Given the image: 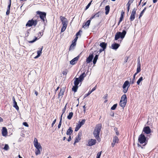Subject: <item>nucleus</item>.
<instances>
[{"label":"nucleus","instance_id":"f257e3e1","mask_svg":"<svg viewBox=\"0 0 158 158\" xmlns=\"http://www.w3.org/2000/svg\"><path fill=\"white\" fill-rule=\"evenodd\" d=\"M102 128V124H98L95 127L93 131L94 136L98 142L101 141V138L100 137L99 135Z\"/></svg>","mask_w":158,"mask_h":158},{"label":"nucleus","instance_id":"f03ea898","mask_svg":"<svg viewBox=\"0 0 158 158\" xmlns=\"http://www.w3.org/2000/svg\"><path fill=\"white\" fill-rule=\"evenodd\" d=\"M60 19L62 25V27L61 29V32H63L64 31L67 27L68 21L67 18L62 16L60 17Z\"/></svg>","mask_w":158,"mask_h":158},{"label":"nucleus","instance_id":"7ed1b4c3","mask_svg":"<svg viewBox=\"0 0 158 158\" xmlns=\"http://www.w3.org/2000/svg\"><path fill=\"white\" fill-rule=\"evenodd\" d=\"M83 80H75L74 81V86L72 89L73 91L75 93L76 92L77 90L78 87L80 86Z\"/></svg>","mask_w":158,"mask_h":158},{"label":"nucleus","instance_id":"20e7f679","mask_svg":"<svg viewBox=\"0 0 158 158\" xmlns=\"http://www.w3.org/2000/svg\"><path fill=\"white\" fill-rule=\"evenodd\" d=\"M138 140L140 144L144 143V144L143 145V146H145L148 143L147 137L143 134H141L139 136Z\"/></svg>","mask_w":158,"mask_h":158},{"label":"nucleus","instance_id":"39448f33","mask_svg":"<svg viewBox=\"0 0 158 158\" xmlns=\"http://www.w3.org/2000/svg\"><path fill=\"white\" fill-rule=\"evenodd\" d=\"M126 33V31L124 30H123L122 32H117L115 35L114 40H117L120 38L123 40L124 37Z\"/></svg>","mask_w":158,"mask_h":158},{"label":"nucleus","instance_id":"423d86ee","mask_svg":"<svg viewBox=\"0 0 158 158\" xmlns=\"http://www.w3.org/2000/svg\"><path fill=\"white\" fill-rule=\"evenodd\" d=\"M36 13L37 15H39L40 18L44 23L45 22V19H46V13L44 12H42L40 11H38L36 12Z\"/></svg>","mask_w":158,"mask_h":158},{"label":"nucleus","instance_id":"0eeeda50","mask_svg":"<svg viewBox=\"0 0 158 158\" xmlns=\"http://www.w3.org/2000/svg\"><path fill=\"white\" fill-rule=\"evenodd\" d=\"M130 85V83L128 81H126L124 82L122 87L123 89V91L124 93L125 94L127 92Z\"/></svg>","mask_w":158,"mask_h":158},{"label":"nucleus","instance_id":"6e6552de","mask_svg":"<svg viewBox=\"0 0 158 158\" xmlns=\"http://www.w3.org/2000/svg\"><path fill=\"white\" fill-rule=\"evenodd\" d=\"M38 21L37 20H34L33 19L29 20L27 24H26V26L27 27H31L32 26L35 27L37 24Z\"/></svg>","mask_w":158,"mask_h":158},{"label":"nucleus","instance_id":"1a4fd4ad","mask_svg":"<svg viewBox=\"0 0 158 158\" xmlns=\"http://www.w3.org/2000/svg\"><path fill=\"white\" fill-rule=\"evenodd\" d=\"M137 9L136 8H134L132 10L130 17V21L131 22L133 21L135 17V15L136 14V11Z\"/></svg>","mask_w":158,"mask_h":158},{"label":"nucleus","instance_id":"9d476101","mask_svg":"<svg viewBox=\"0 0 158 158\" xmlns=\"http://www.w3.org/2000/svg\"><path fill=\"white\" fill-rule=\"evenodd\" d=\"M96 143V140L95 139H89L88 141V143L87 144L88 146H92L95 145Z\"/></svg>","mask_w":158,"mask_h":158},{"label":"nucleus","instance_id":"9b49d317","mask_svg":"<svg viewBox=\"0 0 158 158\" xmlns=\"http://www.w3.org/2000/svg\"><path fill=\"white\" fill-rule=\"evenodd\" d=\"M143 132L145 134H148L151 132V130L149 127L147 126L143 128L142 132Z\"/></svg>","mask_w":158,"mask_h":158},{"label":"nucleus","instance_id":"f8f14e48","mask_svg":"<svg viewBox=\"0 0 158 158\" xmlns=\"http://www.w3.org/2000/svg\"><path fill=\"white\" fill-rule=\"evenodd\" d=\"M93 57L94 55L93 54H90L88 57L86 59V62L87 64H88L92 61Z\"/></svg>","mask_w":158,"mask_h":158},{"label":"nucleus","instance_id":"ddd939ff","mask_svg":"<svg viewBox=\"0 0 158 158\" xmlns=\"http://www.w3.org/2000/svg\"><path fill=\"white\" fill-rule=\"evenodd\" d=\"M12 100L13 102V107H15L17 110H19V107L17 105V103L16 102L15 98L14 97L12 98Z\"/></svg>","mask_w":158,"mask_h":158},{"label":"nucleus","instance_id":"4468645a","mask_svg":"<svg viewBox=\"0 0 158 158\" xmlns=\"http://www.w3.org/2000/svg\"><path fill=\"white\" fill-rule=\"evenodd\" d=\"M65 87H63L62 88H61L60 91V92L58 94L59 98H60V96L62 97L63 96L64 94V92L65 91Z\"/></svg>","mask_w":158,"mask_h":158},{"label":"nucleus","instance_id":"2eb2a0df","mask_svg":"<svg viewBox=\"0 0 158 158\" xmlns=\"http://www.w3.org/2000/svg\"><path fill=\"white\" fill-rule=\"evenodd\" d=\"M120 46V44H118L114 43L111 45V48L113 49L116 50Z\"/></svg>","mask_w":158,"mask_h":158},{"label":"nucleus","instance_id":"dca6fc26","mask_svg":"<svg viewBox=\"0 0 158 158\" xmlns=\"http://www.w3.org/2000/svg\"><path fill=\"white\" fill-rule=\"evenodd\" d=\"M78 58L79 57L78 56H77L74 58L70 61V64L72 65L75 64L76 63L77 61L78 60Z\"/></svg>","mask_w":158,"mask_h":158},{"label":"nucleus","instance_id":"f3484780","mask_svg":"<svg viewBox=\"0 0 158 158\" xmlns=\"http://www.w3.org/2000/svg\"><path fill=\"white\" fill-rule=\"evenodd\" d=\"M100 13V12L98 11V13H96L94 15H92L90 18V19L92 20L94 18L98 17L99 16Z\"/></svg>","mask_w":158,"mask_h":158},{"label":"nucleus","instance_id":"a211bd4d","mask_svg":"<svg viewBox=\"0 0 158 158\" xmlns=\"http://www.w3.org/2000/svg\"><path fill=\"white\" fill-rule=\"evenodd\" d=\"M43 48V47L42 46L41 48H39V50L37 51V55L35 57V58H38L40 56Z\"/></svg>","mask_w":158,"mask_h":158},{"label":"nucleus","instance_id":"6ab92c4d","mask_svg":"<svg viewBox=\"0 0 158 158\" xmlns=\"http://www.w3.org/2000/svg\"><path fill=\"white\" fill-rule=\"evenodd\" d=\"M2 134L3 136H5L7 134V130L5 127H3L2 132Z\"/></svg>","mask_w":158,"mask_h":158},{"label":"nucleus","instance_id":"aec40b11","mask_svg":"<svg viewBox=\"0 0 158 158\" xmlns=\"http://www.w3.org/2000/svg\"><path fill=\"white\" fill-rule=\"evenodd\" d=\"M90 20V19L89 20L87 21L86 23H84L83 24V27L84 28H85L87 26H89L90 24L91 20Z\"/></svg>","mask_w":158,"mask_h":158},{"label":"nucleus","instance_id":"412c9836","mask_svg":"<svg viewBox=\"0 0 158 158\" xmlns=\"http://www.w3.org/2000/svg\"><path fill=\"white\" fill-rule=\"evenodd\" d=\"M86 76V73H85V72H84L80 75L79 78L75 77L74 79H83Z\"/></svg>","mask_w":158,"mask_h":158},{"label":"nucleus","instance_id":"4be33fe9","mask_svg":"<svg viewBox=\"0 0 158 158\" xmlns=\"http://www.w3.org/2000/svg\"><path fill=\"white\" fill-rule=\"evenodd\" d=\"M107 44L105 42H102L100 44V46L102 48V50H105L107 46Z\"/></svg>","mask_w":158,"mask_h":158},{"label":"nucleus","instance_id":"5701e85b","mask_svg":"<svg viewBox=\"0 0 158 158\" xmlns=\"http://www.w3.org/2000/svg\"><path fill=\"white\" fill-rule=\"evenodd\" d=\"M81 132H79L76 137L75 138V140H77V142H79V141L81 139Z\"/></svg>","mask_w":158,"mask_h":158},{"label":"nucleus","instance_id":"b1692460","mask_svg":"<svg viewBox=\"0 0 158 158\" xmlns=\"http://www.w3.org/2000/svg\"><path fill=\"white\" fill-rule=\"evenodd\" d=\"M120 101L127 102V97L126 94H124L122 96Z\"/></svg>","mask_w":158,"mask_h":158},{"label":"nucleus","instance_id":"393cba45","mask_svg":"<svg viewBox=\"0 0 158 158\" xmlns=\"http://www.w3.org/2000/svg\"><path fill=\"white\" fill-rule=\"evenodd\" d=\"M73 132V130H72V128L71 127H69L67 131L66 134L68 135H70Z\"/></svg>","mask_w":158,"mask_h":158},{"label":"nucleus","instance_id":"a878e982","mask_svg":"<svg viewBox=\"0 0 158 158\" xmlns=\"http://www.w3.org/2000/svg\"><path fill=\"white\" fill-rule=\"evenodd\" d=\"M110 9V7L109 5H107L105 7V10H106L105 14L106 15L108 14Z\"/></svg>","mask_w":158,"mask_h":158},{"label":"nucleus","instance_id":"bb28decb","mask_svg":"<svg viewBox=\"0 0 158 158\" xmlns=\"http://www.w3.org/2000/svg\"><path fill=\"white\" fill-rule=\"evenodd\" d=\"M127 103V102L125 101H120V102L119 105L121 106V107L123 108L125 107L126 104Z\"/></svg>","mask_w":158,"mask_h":158},{"label":"nucleus","instance_id":"cd10ccee","mask_svg":"<svg viewBox=\"0 0 158 158\" xmlns=\"http://www.w3.org/2000/svg\"><path fill=\"white\" fill-rule=\"evenodd\" d=\"M42 149H35V154L36 155H38L40 154V152L42 151Z\"/></svg>","mask_w":158,"mask_h":158},{"label":"nucleus","instance_id":"c85d7f7f","mask_svg":"<svg viewBox=\"0 0 158 158\" xmlns=\"http://www.w3.org/2000/svg\"><path fill=\"white\" fill-rule=\"evenodd\" d=\"M146 9H147V7H145L144 8V9L142 10V11H141V12H140L139 15V19H140V18L143 16V13H144L145 11H146Z\"/></svg>","mask_w":158,"mask_h":158},{"label":"nucleus","instance_id":"c756f323","mask_svg":"<svg viewBox=\"0 0 158 158\" xmlns=\"http://www.w3.org/2000/svg\"><path fill=\"white\" fill-rule=\"evenodd\" d=\"M98 55H96L95 56L93 61V63L94 64H95L96 63L97 61L98 58Z\"/></svg>","mask_w":158,"mask_h":158},{"label":"nucleus","instance_id":"7c9ffc66","mask_svg":"<svg viewBox=\"0 0 158 158\" xmlns=\"http://www.w3.org/2000/svg\"><path fill=\"white\" fill-rule=\"evenodd\" d=\"M34 146L35 148V149H42V147L41 146L40 143L37 144H35L34 145Z\"/></svg>","mask_w":158,"mask_h":158},{"label":"nucleus","instance_id":"2f4dec72","mask_svg":"<svg viewBox=\"0 0 158 158\" xmlns=\"http://www.w3.org/2000/svg\"><path fill=\"white\" fill-rule=\"evenodd\" d=\"M119 139L118 137L116 136H115L113 138V142L115 143H117Z\"/></svg>","mask_w":158,"mask_h":158},{"label":"nucleus","instance_id":"473e14b6","mask_svg":"<svg viewBox=\"0 0 158 158\" xmlns=\"http://www.w3.org/2000/svg\"><path fill=\"white\" fill-rule=\"evenodd\" d=\"M73 115V113L72 112H70L69 115L67 116V118L69 119H71Z\"/></svg>","mask_w":158,"mask_h":158},{"label":"nucleus","instance_id":"72a5a7b5","mask_svg":"<svg viewBox=\"0 0 158 158\" xmlns=\"http://www.w3.org/2000/svg\"><path fill=\"white\" fill-rule=\"evenodd\" d=\"M62 116V115H61L60 122H59V124L58 126V129H59L60 128L61 125Z\"/></svg>","mask_w":158,"mask_h":158},{"label":"nucleus","instance_id":"f704fd0d","mask_svg":"<svg viewBox=\"0 0 158 158\" xmlns=\"http://www.w3.org/2000/svg\"><path fill=\"white\" fill-rule=\"evenodd\" d=\"M85 119H83L82 120L81 122H79V124H78L81 127L85 123Z\"/></svg>","mask_w":158,"mask_h":158},{"label":"nucleus","instance_id":"c9c22d12","mask_svg":"<svg viewBox=\"0 0 158 158\" xmlns=\"http://www.w3.org/2000/svg\"><path fill=\"white\" fill-rule=\"evenodd\" d=\"M78 38V37H76L74 40L72 41V43L76 45V42Z\"/></svg>","mask_w":158,"mask_h":158},{"label":"nucleus","instance_id":"e433bc0d","mask_svg":"<svg viewBox=\"0 0 158 158\" xmlns=\"http://www.w3.org/2000/svg\"><path fill=\"white\" fill-rule=\"evenodd\" d=\"M81 127V126L79 125L78 124H77L75 128V131H77Z\"/></svg>","mask_w":158,"mask_h":158},{"label":"nucleus","instance_id":"4c0bfd02","mask_svg":"<svg viewBox=\"0 0 158 158\" xmlns=\"http://www.w3.org/2000/svg\"><path fill=\"white\" fill-rule=\"evenodd\" d=\"M76 46L74 44H73V43H72V44L70 45V46L69 47V51H71L72 49H73V48H74L73 47L74 46Z\"/></svg>","mask_w":158,"mask_h":158},{"label":"nucleus","instance_id":"58836bf2","mask_svg":"<svg viewBox=\"0 0 158 158\" xmlns=\"http://www.w3.org/2000/svg\"><path fill=\"white\" fill-rule=\"evenodd\" d=\"M117 106V104H114L111 107V110H115L116 109V107Z\"/></svg>","mask_w":158,"mask_h":158},{"label":"nucleus","instance_id":"ea45409f","mask_svg":"<svg viewBox=\"0 0 158 158\" xmlns=\"http://www.w3.org/2000/svg\"><path fill=\"white\" fill-rule=\"evenodd\" d=\"M68 72V71L67 70V69H66L65 71H63L62 74H63V76H65V77H66Z\"/></svg>","mask_w":158,"mask_h":158},{"label":"nucleus","instance_id":"a19ab883","mask_svg":"<svg viewBox=\"0 0 158 158\" xmlns=\"http://www.w3.org/2000/svg\"><path fill=\"white\" fill-rule=\"evenodd\" d=\"M9 149V148L8 145L6 144L4 148V149L5 150H8Z\"/></svg>","mask_w":158,"mask_h":158},{"label":"nucleus","instance_id":"79ce46f5","mask_svg":"<svg viewBox=\"0 0 158 158\" xmlns=\"http://www.w3.org/2000/svg\"><path fill=\"white\" fill-rule=\"evenodd\" d=\"M37 39V38L35 37V38L33 40L31 41H28V42L30 43H32L36 41Z\"/></svg>","mask_w":158,"mask_h":158},{"label":"nucleus","instance_id":"37998d69","mask_svg":"<svg viewBox=\"0 0 158 158\" xmlns=\"http://www.w3.org/2000/svg\"><path fill=\"white\" fill-rule=\"evenodd\" d=\"M33 143L34 145H35V144H37L39 143L38 142L37 139L36 138H35Z\"/></svg>","mask_w":158,"mask_h":158},{"label":"nucleus","instance_id":"c03bdc74","mask_svg":"<svg viewBox=\"0 0 158 158\" xmlns=\"http://www.w3.org/2000/svg\"><path fill=\"white\" fill-rule=\"evenodd\" d=\"M138 62H137V67H141V63L140 62V60L139 58L138 59Z\"/></svg>","mask_w":158,"mask_h":158},{"label":"nucleus","instance_id":"a18cd8bd","mask_svg":"<svg viewBox=\"0 0 158 158\" xmlns=\"http://www.w3.org/2000/svg\"><path fill=\"white\" fill-rule=\"evenodd\" d=\"M92 1L91 0L90 2L89 3H88V4L87 5V6H86L85 7V10H86L89 7V6H90L91 4V2H92Z\"/></svg>","mask_w":158,"mask_h":158},{"label":"nucleus","instance_id":"49530a36","mask_svg":"<svg viewBox=\"0 0 158 158\" xmlns=\"http://www.w3.org/2000/svg\"><path fill=\"white\" fill-rule=\"evenodd\" d=\"M123 19V18L122 17H120L119 22H118V26L119 25L120 23L122 21Z\"/></svg>","mask_w":158,"mask_h":158},{"label":"nucleus","instance_id":"de8ad7c7","mask_svg":"<svg viewBox=\"0 0 158 158\" xmlns=\"http://www.w3.org/2000/svg\"><path fill=\"white\" fill-rule=\"evenodd\" d=\"M66 109V105L65 106L64 108L62 110V114L61 115H62L65 113Z\"/></svg>","mask_w":158,"mask_h":158},{"label":"nucleus","instance_id":"09e8293b","mask_svg":"<svg viewBox=\"0 0 158 158\" xmlns=\"http://www.w3.org/2000/svg\"><path fill=\"white\" fill-rule=\"evenodd\" d=\"M141 71V67H137V72L136 73H139Z\"/></svg>","mask_w":158,"mask_h":158},{"label":"nucleus","instance_id":"8fccbe9b","mask_svg":"<svg viewBox=\"0 0 158 158\" xmlns=\"http://www.w3.org/2000/svg\"><path fill=\"white\" fill-rule=\"evenodd\" d=\"M91 93L89 91L87 94H85L84 96V98H85L86 97H87L89 95H90Z\"/></svg>","mask_w":158,"mask_h":158},{"label":"nucleus","instance_id":"3c124183","mask_svg":"<svg viewBox=\"0 0 158 158\" xmlns=\"http://www.w3.org/2000/svg\"><path fill=\"white\" fill-rule=\"evenodd\" d=\"M124 14L125 12L124 11H122L121 13L120 17H123L124 18Z\"/></svg>","mask_w":158,"mask_h":158},{"label":"nucleus","instance_id":"603ef678","mask_svg":"<svg viewBox=\"0 0 158 158\" xmlns=\"http://www.w3.org/2000/svg\"><path fill=\"white\" fill-rule=\"evenodd\" d=\"M82 31L79 30L76 34V37H78V36L80 35V32H81Z\"/></svg>","mask_w":158,"mask_h":158},{"label":"nucleus","instance_id":"864d4df0","mask_svg":"<svg viewBox=\"0 0 158 158\" xmlns=\"http://www.w3.org/2000/svg\"><path fill=\"white\" fill-rule=\"evenodd\" d=\"M23 125L26 127H28L29 126L28 125L27 122H23Z\"/></svg>","mask_w":158,"mask_h":158},{"label":"nucleus","instance_id":"5fc2aeb1","mask_svg":"<svg viewBox=\"0 0 158 158\" xmlns=\"http://www.w3.org/2000/svg\"><path fill=\"white\" fill-rule=\"evenodd\" d=\"M96 86L95 87H94L90 91H89L91 93H92L96 89Z\"/></svg>","mask_w":158,"mask_h":158},{"label":"nucleus","instance_id":"6e6d98bb","mask_svg":"<svg viewBox=\"0 0 158 158\" xmlns=\"http://www.w3.org/2000/svg\"><path fill=\"white\" fill-rule=\"evenodd\" d=\"M128 58V57L127 56H126L125 57V60L124 61V63H126L127 62Z\"/></svg>","mask_w":158,"mask_h":158},{"label":"nucleus","instance_id":"4d7b16f0","mask_svg":"<svg viewBox=\"0 0 158 158\" xmlns=\"http://www.w3.org/2000/svg\"><path fill=\"white\" fill-rule=\"evenodd\" d=\"M10 10L7 9V11L6 13V15H8L10 13Z\"/></svg>","mask_w":158,"mask_h":158},{"label":"nucleus","instance_id":"13d9d810","mask_svg":"<svg viewBox=\"0 0 158 158\" xmlns=\"http://www.w3.org/2000/svg\"><path fill=\"white\" fill-rule=\"evenodd\" d=\"M101 152H99L98 153V154H97V157H100L101 156Z\"/></svg>","mask_w":158,"mask_h":158},{"label":"nucleus","instance_id":"bf43d9fd","mask_svg":"<svg viewBox=\"0 0 158 158\" xmlns=\"http://www.w3.org/2000/svg\"><path fill=\"white\" fill-rule=\"evenodd\" d=\"M56 119H55L53 121V122L52 123V124L51 126L52 127H53V125H54V124H55V123H56Z\"/></svg>","mask_w":158,"mask_h":158},{"label":"nucleus","instance_id":"052dcab7","mask_svg":"<svg viewBox=\"0 0 158 158\" xmlns=\"http://www.w3.org/2000/svg\"><path fill=\"white\" fill-rule=\"evenodd\" d=\"M107 97L108 94H106L105 95L104 97H103V98L105 99H107Z\"/></svg>","mask_w":158,"mask_h":158},{"label":"nucleus","instance_id":"680f3d73","mask_svg":"<svg viewBox=\"0 0 158 158\" xmlns=\"http://www.w3.org/2000/svg\"><path fill=\"white\" fill-rule=\"evenodd\" d=\"M143 80H138L137 82L138 85H139L140 82Z\"/></svg>","mask_w":158,"mask_h":158},{"label":"nucleus","instance_id":"e2e57ef3","mask_svg":"<svg viewBox=\"0 0 158 158\" xmlns=\"http://www.w3.org/2000/svg\"><path fill=\"white\" fill-rule=\"evenodd\" d=\"M11 6V4H9L8 6L7 9L10 10V8Z\"/></svg>","mask_w":158,"mask_h":158},{"label":"nucleus","instance_id":"0e129e2a","mask_svg":"<svg viewBox=\"0 0 158 158\" xmlns=\"http://www.w3.org/2000/svg\"><path fill=\"white\" fill-rule=\"evenodd\" d=\"M71 140V138L70 136H69L67 140L69 142Z\"/></svg>","mask_w":158,"mask_h":158},{"label":"nucleus","instance_id":"69168bd1","mask_svg":"<svg viewBox=\"0 0 158 158\" xmlns=\"http://www.w3.org/2000/svg\"><path fill=\"white\" fill-rule=\"evenodd\" d=\"M137 74H138V73H135L134 74V76H133V79H135V76H136V75Z\"/></svg>","mask_w":158,"mask_h":158},{"label":"nucleus","instance_id":"338daca9","mask_svg":"<svg viewBox=\"0 0 158 158\" xmlns=\"http://www.w3.org/2000/svg\"><path fill=\"white\" fill-rule=\"evenodd\" d=\"M83 108L84 109V113H85V105L83 107Z\"/></svg>","mask_w":158,"mask_h":158},{"label":"nucleus","instance_id":"774afa93","mask_svg":"<svg viewBox=\"0 0 158 158\" xmlns=\"http://www.w3.org/2000/svg\"><path fill=\"white\" fill-rule=\"evenodd\" d=\"M115 143H114V142H113V143H112V144H111V145H112V146L113 147L114 146V145L115 144Z\"/></svg>","mask_w":158,"mask_h":158}]
</instances>
